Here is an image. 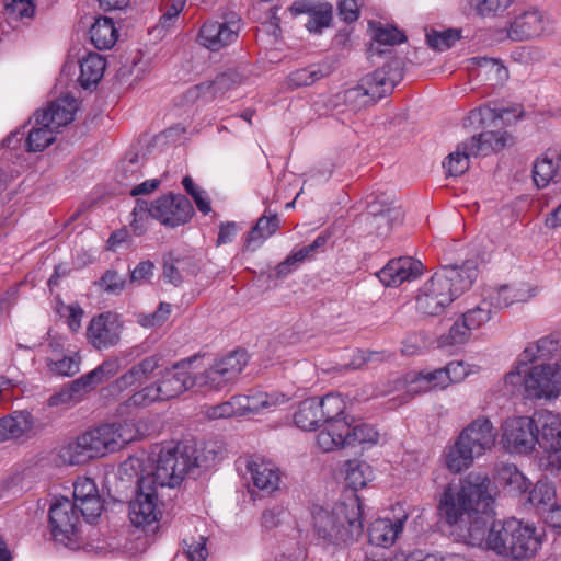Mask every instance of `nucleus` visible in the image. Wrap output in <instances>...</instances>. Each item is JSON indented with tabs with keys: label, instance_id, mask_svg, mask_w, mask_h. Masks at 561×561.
Listing matches in <instances>:
<instances>
[{
	"label": "nucleus",
	"instance_id": "15",
	"mask_svg": "<svg viewBox=\"0 0 561 561\" xmlns=\"http://www.w3.org/2000/svg\"><path fill=\"white\" fill-rule=\"evenodd\" d=\"M536 416L508 419L503 426V442L511 453L526 454L538 443Z\"/></svg>",
	"mask_w": 561,
	"mask_h": 561
},
{
	"label": "nucleus",
	"instance_id": "47",
	"mask_svg": "<svg viewBox=\"0 0 561 561\" xmlns=\"http://www.w3.org/2000/svg\"><path fill=\"white\" fill-rule=\"evenodd\" d=\"M476 64L479 68V76H485L494 83H500L508 78L507 69L496 59L479 57L476 58Z\"/></svg>",
	"mask_w": 561,
	"mask_h": 561
},
{
	"label": "nucleus",
	"instance_id": "57",
	"mask_svg": "<svg viewBox=\"0 0 561 561\" xmlns=\"http://www.w3.org/2000/svg\"><path fill=\"white\" fill-rule=\"evenodd\" d=\"M73 504L76 505V511L79 510L82 517L90 524L100 517L103 510L102 500L99 494Z\"/></svg>",
	"mask_w": 561,
	"mask_h": 561
},
{
	"label": "nucleus",
	"instance_id": "28",
	"mask_svg": "<svg viewBox=\"0 0 561 561\" xmlns=\"http://www.w3.org/2000/svg\"><path fill=\"white\" fill-rule=\"evenodd\" d=\"M33 425L34 419L28 411L12 412L0 419V443L23 437Z\"/></svg>",
	"mask_w": 561,
	"mask_h": 561
},
{
	"label": "nucleus",
	"instance_id": "2",
	"mask_svg": "<svg viewBox=\"0 0 561 561\" xmlns=\"http://www.w3.org/2000/svg\"><path fill=\"white\" fill-rule=\"evenodd\" d=\"M478 274L477 263L471 260L460 266L440 267L419 289L417 311L430 317L440 316L455 299L471 288Z\"/></svg>",
	"mask_w": 561,
	"mask_h": 561
},
{
	"label": "nucleus",
	"instance_id": "49",
	"mask_svg": "<svg viewBox=\"0 0 561 561\" xmlns=\"http://www.w3.org/2000/svg\"><path fill=\"white\" fill-rule=\"evenodd\" d=\"M163 400L164 398L160 392V388L156 381L154 383L148 385L139 391L134 392L127 400V404L133 407H147L156 401Z\"/></svg>",
	"mask_w": 561,
	"mask_h": 561
},
{
	"label": "nucleus",
	"instance_id": "19",
	"mask_svg": "<svg viewBox=\"0 0 561 561\" xmlns=\"http://www.w3.org/2000/svg\"><path fill=\"white\" fill-rule=\"evenodd\" d=\"M552 32V23L546 12L539 9L527 10L517 15L508 28V37L524 41Z\"/></svg>",
	"mask_w": 561,
	"mask_h": 561
},
{
	"label": "nucleus",
	"instance_id": "16",
	"mask_svg": "<svg viewBox=\"0 0 561 561\" xmlns=\"http://www.w3.org/2000/svg\"><path fill=\"white\" fill-rule=\"evenodd\" d=\"M123 322L115 312L93 317L87 328V340L96 350H107L118 344Z\"/></svg>",
	"mask_w": 561,
	"mask_h": 561
},
{
	"label": "nucleus",
	"instance_id": "13",
	"mask_svg": "<svg viewBox=\"0 0 561 561\" xmlns=\"http://www.w3.org/2000/svg\"><path fill=\"white\" fill-rule=\"evenodd\" d=\"M160 515L157 486L152 484V479L139 478L136 496L129 504L130 522L136 527H145L156 523Z\"/></svg>",
	"mask_w": 561,
	"mask_h": 561
},
{
	"label": "nucleus",
	"instance_id": "9",
	"mask_svg": "<svg viewBox=\"0 0 561 561\" xmlns=\"http://www.w3.org/2000/svg\"><path fill=\"white\" fill-rule=\"evenodd\" d=\"M560 396L561 365L559 363H541L527 368L525 399L552 401Z\"/></svg>",
	"mask_w": 561,
	"mask_h": 561
},
{
	"label": "nucleus",
	"instance_id": "62",
	"mask_svg": "<svg viewBox=\"0 0 561 561\" xmlns=\"http://www.w3.org/2000/svg\"><path fill=\"white\" fill-rule=\"evenodd\" d=\"M331 20L332 7L330 4H324L311 13L307 23V28L310 32H319L321 28L329 26Z\"/></svg>",
	"mask_w": 561,
	"mask_h": 561
},
{
	"label": "nucleus",
	"instance_id": "60",
	"mask_svg": "<svg viewBox=\"0 0 561 561\" xmlns=\"http://www.w3.org/2000/svg\"><path fill=\"white\" fill-rule=\"evenodd\" d=\"M121 368L118 358H110L104 360L101 365L90 371V377H93L96 386L115 376Z\"/></svg>",
	"mask_w": 561,
	"mask_h": 561
},
{
	"label": "nucleus",
	"instance_id": "37",
	"mask_svg": "<svg viewBox=\"0 0 561 561\" xmlns=\"http://www.w3.org/2000/svg\"><path fill=\"white\" fill-rule=\"evenodd\" d=\"M499 481L510 492L523 494L531 485L530 481L513 463H503L497 470Z\"/></svg>",
	"mask_w": 561,
	"mask_h": 561
},
{
	"label": "nucleus",
	"instance_id": "55",
	"mask_svg": "<svg viewBox=\"0 0 561 561\" xmlns=\"http://www.w3.org/2000/svg\"><path fill=\"white\" fill-rule=\"evenodd\" d=\"M513 0H471V5L480 16H495L504 12Z\"/></svg>",
	"mask_w": 561,
	"mask_h": 561
},
{
	"label": "nucleus",
	"instance_id": "30",
	"mask_svg": "<svg viewBox=\"0 0 561 561\" xmlns=\"http://www.w3.org/2000/svg\"><path fill=\"white\" fill-rule=\"evenodd\" d=\"M334 69L332 62L323 61L312 64L306 68L297 69L289 73L287 83L290 88L308 87L323 77L329 76Z\"/></svg>",
	"mask_w": 561,
	"mask_h": 561
},
{
	"label": "nucleus",
	"instance_id": "21",
	"mask_svg": "<svg viewBox=\"0 0 561 561\" xmlns=\"http://www.w3.org/2000/svg\"><path fill=\"white\" fill-rule=\"evenodd\" d=\"M423 265L411 256H401L390 260L378 273L379 280L388 287L400 286L404 282L417 278Z\"/></svg>",
	"mask_w": 561,
	"mask_h": 561
},
{
	"label": "nucleus",
	"instance_id": "42",
	"mask_svg": "<svg viewBox=\"0 0 561 561\" xmlns=\"http://www.w3.org/2000/svg\"><path fill=\"white\" fill-rule=\"evenodd\" d=\"M528 362L520 356L516 366H514L506 375L504 376V388L510 394H520L525 398V383H526V371L528 367Z\"/></svg>",
	"mask_w": 561,
	"mask_h": 561
},
{
	"label": "nucleus",
	"instance_id": "6",
	"mask_svg": "<svg viewBox=\"0 0 561 561\" xmlns=\"http://www.w3.org/2000/svg\"><path fill=\"white\" fill-rule=\"evenodd\" d=\"M511 136L506 131H483L458 144L455 151L450 152L443 162V167L450 176L463 174L469 169L471 157L488 156L504 149Z\"/></svg>",
	"mask_w": 561,
	"mask_h": 561
},
{
	"label": "nucleus",
	"instance_id": "11",
	"mask_svg": "<svg viewBox=\"0 0 561 561\" xmlns=\"http://www.w3.org/2000/svg\"><path fill=\"white\" fill-rule=\"evenodd\" d=\"M402 79L403 73L399 62L388 64L362 78L356 88L346 91V98L352 100L365 96L376 102L391 93Z\"/></svg>",
	"mask_w": 561,
	"mask_h": 561
},
{
	"label": "nucleus",
	"instance_id": "38",
	"mask_svg": "<svg viewBox=\"0 0 561 561\" xmlns=\"http://www.w3.org/2000/svg\"><path fill=\"white\" fill-rule=\"evenodd\" d=\"M560 348V343L552 335L543 336L539 339L537 342L529 344L523 352L522 356L528 363H534L535 360H547L552 359L556 353Z\"/></svg>",
	"mask_w": 561,
	"mask_h": 561
},
{
	"label": "nucleus",
	"instance_id": "45",
	"mask_svg": "<svg viewBox=\"0 0 561 561\" xmlns=\"http://www.w3.org/2000/svg\"><path fill=\"white\" fill-rule=\"evenodd\" d=\"M370 477L371 469L370 466L366 462H358L356 460L347 462L345 481L346 484L354 491L366 486L367 482L370 480Z\"/></svg>",
	"mask_w": 561,
	"mask_h": 561
},
{
	"label": "nucleus",
	"instance_id": "32",
	"mask_svg": "<svg viewBox=\"0 0 561 561\" xmlns=\"http://www.w3.org/2000/svg\"><path fill=\"white\" fill-rule=\"evenodd\" d=\"M239 75L236 71H227L218 75L214 80L197 84L194 90L198 96L211 100L224 94L239 82Z\"/></svg>",
	"mask_w": 561,
	"mask_h": 561
},
{
	"label": "nucleus",
	"instance_id": "54",
	"mask_svg": "<svg viewBox=\"0 0 561 561\" xmlns=\"http://www.w3.org/2000/svg\"><path fill=\"white\" fill-rule=\"evenodd\" d=\"M491 307L488 301L483 300L479 306L462 313L461 318L468 324V328L473 330L479 329L482 324L491 319Z\"/></svg>",
	"mask_w": 561,
	"mask_h": 561
},
{
	"label": "nucleus",
	"instance_id": "35",
	"mask_svg": "<svg viewBox=\"0 0 561 561\" xmlns=\"http://www.w3.org/2000/svg\"><path fill=\"white\" fill-rule=\"evenodd\" d=\"M90 38L95 48L110 49L117 41V31L110 18H98L90 28Z\"/></svg>",
	"mask_w": 561,
	"mask_h": 561
},
{
	"label": "nucleus",
	"instance_id": "8",
	"mask_svg": "<svg viewBox=\"0 0 561 561\" xmlns=\"http://www.w3.org/2000/svg\"><path fill=\"white\" fill-rule=\"evenodd\" d=\"M242 28L243 22L237 12H224L218 19L202 24L196 42L210 51H219L234 44Z\"/></svg>",
	"mask_w": 561,
	"mask_h": 561
},
{
	"label": "nucleus",
	"instance_id": "53",
	"mask_svg": "<svg viewBox=\"0 0 561 561\" xmlns=\"http://www.w3.org/2000/svg\"><path fill=\"white\" fill-rule=\"evenodd\" d=\"M172 306L168 302H160L158 309L151 313H140L138 323L144 328L161 327L170 317Z\"/></svg>",
	"mask_w": 561,
	"mask_h": 561
},
{
	"label": "nucleus",
	"instance_id": "10",
	"mask_svg": "<svg viewBox=\"0 0 561 561\" xmlns=\"http://www.w3.org/2000/svg\"><path fill=\"white\" fill-rule=\"evenodd\" d=\"M377 439L378 432L371 425L340 422L333 424L331 434L329 432H320L317 436V444L323 451L329 453L356 444H375Z\"/></svg>",
	"mask_w": 561,
	"mask_h": 561
},
{
	"label": "nucleus",
	"instance_id": "36",
	"mask_svg": "<svg viewBox=\"0 0 561 561\" xmlns=\"http://www.w3.org/2000/svg\"><path fill=\"white\" fill-rule=\"evenodd\" d=\"M278 228L279 219L277 215L260 217L245 239L247 248H251L252 250L257 249L266 239L273 236Z\"/></svg>",
	"mask_w": 561,
	"mask_h": 561
},
{
	"label": "nucleus",
	"instance_id": "48",
	"mask_svg": "<svg viewBox=\"0 0 561 561\" xmlns=\"http://www.w3.org/2000/svg\"><path fill=\"white\" fill-rule=\"evenodd\" d=\"M488 298V306L494 307L495 309H502L507 308L515 301L520 300L522 295H519L513 287L508 285H502L490 293Z\"/></svg>",
	"mask_w": 561,
	"mask_h": 561
},
{
	"label": "nucleus",
	"instance_id": "56",
	"mask_svg": "<svg viewBox=\"0 0 561 561\" xmlns=\"http://www.w3.org/2000/svg\"><path fill=\"white\" fill-rule=\"evenodd\" d=\"M460 38V32L457 30H448L443 33L432 32L426 35V43L436 50H445L450 48Z\"/></svg>",
	"mask_w": 561,
	"mask_h": 561
},
{
	"label": "nucleus",
	"instance_id": "43",
	"mask_svg": "<svg viewBox=\"0 0 561 561\" xmlns=\"http://www.w3.org/2000/svg\"><path fill=\"white\" fill-rule=\"evenodd\" d=\"M245 400L247 402H244V407L247 414H254L264 409L283 404L287 402L288 399L285 394L256 392L250 396H245Z\"/></svg>",
	"mask_w": 561,
	"mask_h": 561
},
{
	"label": "nucleus",
	"instance_id": "22",
	"mask_svg": "<svg viewBox=\"0 0 561 561\" xmlns=\"http://www.w3.org/2000/svg\"><path fill=\"white\" fill-rule=\"evenodd\" d=\"M253 485L264 494H272L279 489L282 476L279 469L272 461L260 457H251L245 463Z\"/></svg>",
	"mask_w": 561,
	"mask_h": 561
},
{
	"label": "nucleus",
	"instance_id": "1",
	"mask_svg": "<svg viewBox=\"0 0 561 561\" xmlns=\"http://www.w3.org/2000/svg\"><path fill=\"white\" fill-rule=\"evenodd\" d=\"M489 486V478L476 472L448 484L438 501L440 519L468 546L516 561L535 557L541 546L537 528L514 517L493 522L494 499Z\"/></svg>",
	"mask_w": 561,
	"mask_h": 561
},
{
	"label": "nucleus",
	"instance_id": "14",
	"mask_svg": "<svg viewBox=\"0 0 561 561\" xmlns=\"http://www.w3.org/2000/svg\"><path fill=\"white\" fill-rule=\"evenodd\" d=\"M80 518L76 505L67 497L56 499L49 508L50 533L56 541L68 545L75 541Z\"/></svg>",
	"mask_w": 561,
	"mask_h": 561
},
{
	"label": "nucleus",
	"instance_id": "41",
	"mask_svg": "<svg viewBox=\"0 0 561 561\" xmlns=\"http://www.w3.org/2000/svg\"><path fill=\"white\" fill-rule=\"evenodd\" d=\"M474 458L472 450H469L466 445H460V440L457 439L446 453L445 463L450 472L460 473L472 465Z\"/></svg>",
	"mask_w": 561,
	"mask_h": 561
},
{
	"label": "nucleus",
	"instance_id": "20",
	"mask_svg": "<svg viewBox=\"0 0 561 561\" xmlns=\"http://www.w3.org/2000/svg\"><path fill=\"white\" fill-rule=\"evenodd\" d=\"M496 432L488 417L472 421L459 435L460 445L467 446L476 457L491 449L495 443Z\"/></svg>",
	"mask_w": 561,
	"mask_h": 561
},
{
	"label": "nucleus",
	"instance_id": "4",
	"mask_svg": "<svg viewBox=\"0 0 561 561\" xmlns=\"http://www.w3.org/2000/svg\"><path fill=\"white\" fill-rule=\"evenodd\" d=\"M195 454V447L187 444L162 447L153 460V471L140 478L152 479V484L157 488H175L180 485L185 474L201 466Z\"/></svg>",
	"mask_w": 561,
	"mask_h": 561
},
{
	"label": "nucleus",
	"instance_id": "23",
	"mask_svg": "<svg viewBox=\"0 0 561 561\" xmlns=\"http://www.w3.org/2000/svg\"><path fill=\"white\" fill-rule=\"evenodd\" d=\"M77 110V101L70 95H65L53 101L47 108L37 111L34 114L36 122H41L49 126L54 131H58L71 123L75 118Z\"/></svg>",
	"mask_w": 561,
	"mask_h": 561
},
{
	"label": "nucleus",
	"instance_id": "34",
	"mask_svg": "<svg viewBox=\"0 0 561 561\" xmlns=\"http://www.w3.org/2000/svg\"><path fill=\"white\" fill-rule=\"evenodd\" d=\"M294 423L302 431H316L323 424L317 398H308L299 403L294 413Z\"/></svg>",
	"mask_w": 561,
	"mask_h": 561
},
{
	"label": "nucleus",
	"instance_id": "31",
	"mask_svg": "<svg viewBox=\"0 0 561 561\" xmlns=\"http://www.w3.org/2000/svg\"><path fill=\"white\" fill-rule=\"evenodd\" d=\"M520 112L516 114V110L510 108H491L490 106H481L470 111L466 118L465 125L468 126H484L488 121L495 122L497 119L504 123L517 121Z\"/></svg>",
	"mask_w": 561,
	"mask_h": 561
},
{
	"label": "nucleus",
	"instance_id": "7",
	"mask_svg": "<svg viewBox=\"0 0 561 561\" xmlns=\"http://www.w3.org/2000/svg\"><path fill=\"white\" fill-rule=\"evenodd\" d=\"M249 360L244 350H234L214 359L207 368L197 374L199 391H220L232 385L241 375Z\"/></svg>",
	"mask_w": 561,
	"mask_h": 561
},
{
	"label": "nucleus",
	"instance_id": "46",
	"mask_svg": "<svg viewBox=\"0 0 561 561\" xmlns=\"http://www.w3.org/2000/svg\"><path fill=\"white\" fill-rule=\"evenodd\" d=\"M208 538L193 535L183 539V550L190 561H206L210 556L207 546Z\"/></svg>",
	"mask_w": 561,
	"mask_h": 561
},
{
	"label": "nucleus",
	"instance_id": "39",
	"mask_svg": "<svg viewBox=\"0 0 561 561\" xmlns=\"http://www.w3.org/2000/svg\"><path fill=\"white\" fill-rule=\"evenodd\" d=\"M59 456L65 463L69 465H83L94 458L83 434L65 445Z\"/></svg>",
	"mask_w": 561,
	"mask_h": 561
},
{
	"label": "nucleus",
	"instance_id": "61",
	"mask_svg": "<svg viewBox=\"0 0 561 561\" xmlns=\"http://www.w3.org/2000/svg\"><path fill=\"white\" fill-rule=\"evenodd\" d=\"M308 256V250L300 248L299 250L289 254L283 262L276 266V274L278 277H285L290 274L298 264L304 262Z\"/></svg>",
	"mask_w": 561,
	"mask_h": 561
},
{
	"label": "nucleus",
	"instance_id": "40",
	"mask_svg": "<svg viewBox=\"0 0 561 561\" xmlns=\"http://www.w3.org/2000/svg\"><path fill=\"white\" fill-rule=\"evenodd\" d=\"M55 133L49 126L34 118V125L27 133L25 139L26 150L30 152L43 151L55 141Z\"/></svg>",
	"mask_w": 561,
	"mask_h": 561
},
{
	"label": "nucleus",
	"instance_id": "64",
	"mask_svg": "<svg viewBox=\"0 0 561 561\" xmlns=\"http://www.w3.org/2000/svg\"><path fill=\"white\" fill-rule=\"evenodd\" d=\"M99 491L95 482L87 477L78 478L73 483V503L88 500L94 495H98Z\"/></svg>",
	"mask_w": 561,
	"mask_h": 561
},
{
	"label": "nucleus",
	"instance_id": "17",
	"mask_svg": "<svg viewBox=\"0 0 561 561\" xmlns=\"http://www.w3.org/2000/svg\"><path fill=\"white\" fill-rule=\"evenodd\" d=\"M360 220L365 222L369 233L386 237L393 227L402 222L403 211L391 203L373 201L368 204L367 213L362 215Z\"/></svg>",
	"mask_w": 561,
	"mask_h": 561
},
{
	"label": "nucleus",
	"instance_id": "29",
	"mask_svg": "<svg viewBox=\"0 0 561 561\" xmlns=\"http://www.w3.org/2000/svg\"><path fill=\"white\" fill-rule=\"evenodd\" d=\"M317 404H319L320 416L324 425L321 432H329L331 434L333 424L346 422L345 419H341L346 403L340 394L328 393L321 399L317 398Z\"/></svg>",
	"mask_w": 561,
	"mask_h": 561
},
{
	"label": "nucleus",
	"instance_id": "5",
	"mask_svg": "<svg viewBox=\"0 0 561 561\" xmlns=\"http://www.w3.org/2000/svg\"><path fill=\"white\" fill-rule=\"evenodd\" d=\"M311 515L317 535L334 545L351 542L363 531L358 513L353 512L350 516L347 506L344 504L336 505L332 511L322 506H313Z\"/></svg>",
	"mask_w": 561,
	"mask_h": 561
},
{
	"label": "nucleus",
	"instance_id": "59",
	"mask_svg": "<svg viewBox=\"0 0 561 561\" xmlns=\"http://www.w3.org/2000/svg\"><path fill=\"white\" fill-rule=\"evenodd\" d=\"M49 369L60 376H73L80 370V357L65 356L58 360L48 362Z\"/></svg>",
	"mask_w": 561,
	"mask_h": 561
},
{
	"label": "nucleus",
	"instance_id": "63",
	"mask_svg": "<svg viewBox=\"0 0 561 561\" xmlns=\"http://www.w3.org/2000/svg\"><path fill=\"white\" fill-rule=\"evenodd\" d=\"M4 9L9 16L22 19L32 16L35 7L33 0H4Z\"/></svg>",
	"mask_w": 561,
	"mask_h": 561
},
{
	"label": "nucleus",
	"instance_id": "27",
	"mask_svg": "<svg viewBox=\"0 0 561 561\" xmlns=\"http://www.w3.org/2000/svg\"><path fill=\"white\" fill-rule=\"evenodd\" d=\"M159 362L158 356H148L133 365L112 383L113 390L122 392L133 386L142 383L159 368Z\"/></svg>",
	"mask_w": 561,
	"mask_h": 561
},
{
	"label": "nucleus",
	"instance_id": "44",
	"mask_svg": "<svg viewBox=\"0 0 561 561\" xmlns=\"http://www.w3.org/2000/svg\"><path fill=\"white\" fill-rule=\"evenodd\" d=\"M373 38H374L375 43L377 44V46H375V44L370 45V47L368 49L369 56H373L375 54H378V55L383 54V50H381L379 48V46H381V45L393 46V45L401 44L407 39L405 35L400 30H398L397 27H393V26L377 27L374 32Z\"/></svg>",
	"mask_w": 561,
	"mask_h": 561
},
{
	"label": "nucleus",
	"instance_id": "24",
	"mask_svg": "<svg viewBox=\"0 0 561 561\" xmlns=\"http://www.w3.org/2000/svg\"><path fill=\"white\" fill-rule=\"evenodd\" d=\"M535 416L539 446L547 451L561 450V415L542 410Z\"/></svg>",
	"mask_w": 561,
	"mask_h": 561
},
{
	"label": "nucleus",
	"instance_id": "26",
	"mask_svg": "<svg viewBox=\"0 0 561 561\" xmlns=\"http://www.w3.org/2000/svg\"><path fill=\"white\" fill-rule=\"evenodd\" d=\"M407 515L394 520L390 518H378L368 528V540L371 545L382 548L392 546L398 535L403 530Z\"/></svg>",
	"mask_w": 561,
	"mask_h": 561
},
{
	"label": "nucleus",
	"instance_id": "12",
	"mask_svg": "<svg viewBox=\"0 0 561 561\" xmlns=\"http://www.w3.org/2000/svg\"><path fill=\"white\" fill-rule=\"evenodd\" d=\"M84 440L94 458L114 453L133 440L134 435L127 424H103L83 433Z\"/></svg>",
	"mask_w": 561,
	"mask_h": 561
},
{
	"label": "nucleus",
	"instance_id": "50",
	"mask_svg": "<svg viewBox=\"0 0 561 561\" xmlns=\"http://www.w3.org/2000/svg\"><path fill=\"white\" fill-rule=\"evenodd\" d=\"M553 499L554 488L547 481H538L528 494V502L535 507H546Z\"/></svg>",
	"mask_w": 561,
	"mask_h": 561
},
{
	"label": "nucleus",
	"instance_id": "52",
	"mask_svg": "<svg viewBox=\"0 0 561 561\" xmlns=\"http://www.w3.org/2000/svg\"><path fill=\"white\" fill-rule=\"evenodd\" d=\"M95 285L111 295H119L126 285V279L115 270H106Z\"/></svg>",
	"mask_w": 561,
	"mask_h": 561
},
{
	"label": "nucleus",
	"instance_id": "3",
	"mask_svg": "<svg viewBox=\"0 0 561 561\" xmlns=\"http://www.w3.org/2000/svg\"><path fill=\"white\" fill-rule=\"evenodd\" d=\"M193 215L192 203L182 194L169 193L150 204L138 198L131 211L130 227L136 236H141L147 231L150 218L163 226L175 228L188 222Z\"/></svg>",
	"mask_w": 561,
	"mask_h": 561
},
{
	"label": "nucleus",
	"instance_id": "18",
	"mask_svg": "<svg viewBox=\"0 0 561 561\" xmlns=\"http://www.w3.org/2000/svg\"><path fill=\"white\" fill-rule=\"evenodd\" d=\"M192 359L180 360L160 373L157 383L164 400L175 398L192 388L198 390L197 374L192 376L190 373Z\"/></svg>",
	"mask_w": 561,
	"mask_h": 561
},
{
	"label": "nucleus",
	"instance_id": "58",
	"mask_svg": "<svg viewBox=\"0 0 561 561\" xmlns=\"http://www.w3.org/2000/svg\"><path fill=\"white\" fill-rule=\"evenodd\" d=\"M182 185L185 192L192 196L199 211L203 214H208L211 210L210 202L205 196V192L195 185L191 176H184L182 180Z\"/></svg>",
	"mask_w": 561,
	"mask_h": 561
},
{
	"label": "nucleus",
	"instance_id": "33",
	"mask_svg": "<svg viewBox=\"0 0 561 561\" xmlns=\"http://www.w3.org/2000/svg\"><path fill=\"white\" fill-rule=\"evenodd\" d=\"M106 68V60L96 53L89 54L80 62L78 81L84 89L99 83Z\"/></svg>",
	"mask_w": 561,
	"mask_h": 561
},
{
	"label": "nucleus",
	"instance_id": "51",
	"mask_svg": "<svg viewBox=\"0 0 561 561\" xmlns=\"http://www.w3.org/2000/svg\"><path fill=\"white\" fill-rule=\"evenodd\" d=\"M471 331L465 320L460 318L451 325L448 333L440 336V344L444 346L463 344L469 340Z\"/></svg>",
	"mask_w": 561,
	"mask_h": 561
},
{
	"label": "nucleus",
	"instance_id": "25",
	"mask_svg": "<svg viewBox=\"0 0 561 561\" xmlns=\"http://www.w3.org/2000/svg\"><path fill=\"white\" fill-rule=\"evenodd\" d=\"M533 179L539 188L561 182V153L549 149L538 158L533 165Z\"/></svg>",
	"mask_w": 561,
	"mask_h": 561
}]
</instances>
